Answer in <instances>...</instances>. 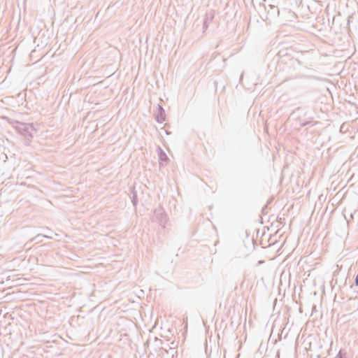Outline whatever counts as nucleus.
<instances>
[{
    "label": "nucleus",
    "mask_w": 358,
    "mask_h": 358,
    "mask_svg": "<svg viewBox=\"0 0 358 358\" xmlns=\"http://www.w3.org/2000/svg\"><path fill=\"white\" fill-rule=\"evenodd\" d=\"M335 358H343L342 350H340Z\"/></svg>",
    "instance_id": "12"
},
{
    "label": "nucleus",
    "mask_w": 358,
    "mask_h": 358,
    "mask_svg": "<svg viewBox=\"0 0 358 358\" xmlns=\"http://www.w3.org/2000/svg\"><path fill=\"white\" fill-rule=\"evenodd\" d=\"M350 288L352 289L355 292H358V274L356 275L354 284L350 286Z\"/></svg>",
    "instance_id": "9"
},
{
    "label": "nucleus",
    "mask_w": 358,
    "mask_h": 358,
    "mask_svg": "<svg viewBox=\"0 0 358 358\" xmlns=\"http://www.w3.org/2000/svg\"><path fill=\"white\" fill-rule=\"evenodd\" d=\"M41 237H44V238H48V239H52V236H48V235L41 234H38V235H36L34 238H31L29 241H27V243L25 244V245L27 244H28V243H30L34 241V240H36L38 238H41Z\"/></svg>",
    "instance_id": "8"
},
{
    "label": "nucleus",
    "mask_w": 358,
    "mask_h": 358,
    "mask_svg": "<svg viewBox=\"0 0 358 358\" xmlns=\"http://www.w3.org/2000/svg\"><path fill=\"white\" fill-rule=\"evenodd\" d=\"M265 9L267 11L266 19L268 20H272L280 15L279 9L275 6L268 5V6H265Z\"/></svg>",
    "instance_id": "3"
},
{
    "label": "nucleus",
    "mask_w": 358,
    "mask_h": 358,
    "mask_svg": "<svg viewBox=\"0 0 358 358\" xmlns=\"http://www.w3.org/2000/svg\"><path fill=\"white\" fill-rule=\"evenodd\" d=\"M132 203L134 206H136L137 204V194L135 192H132Z\"/></svg>",
    "instance_id": "10"
},
{
    "label": "nucleus",
    "mask_w": 358,
    "mask_h": 358,
    "mask_svg": "<svg viewBox=\"0 0 358 358\" xmlns=\"http://www.w3.org/2000/svg\"><path fill=\"white\" fill-rule=\"evenodd\" d=\"M1 119L6 121L17 134L24 137L26 145H29L36 131L32 123L22 122L5 116Z\"/></svg>",
    "instance_id": "1"
},
{
    "label": "nucleus",
    "mask_w": 358,
    "mask_h": 358,
    "mask_svg": "<svg viewBox=\"0 0 358 358\" xmlns=\"http://www.w3.org/2000/svg\"><path fill=\"white\" fill-rule=\"evenodd\" d=\"M152 221L156 222L159 224L164 227V224L167 221V217L165 211L162 206H159L154 210Z\"/></svg>",
    "instance_id": "2"
},
{
    "label": "nucleus",
    "mask_w": 358,
    "mask_h": 358,
    "mask_svg": "<svg viewBox=\"0 0 358 358\" xmlns=\"http://www.w3.org/2000/svg\"><path fill=\"white\" fill-rule=\"evenodd\" d=\"M158 114L155 117V120L158 123H162L165 121V112L164 109L161 105L157 106Z\"/></svg>",
    "instance_id": "4"
},
{
    "label": "nucleus",
    "mask_w": 358,
    "mask_h": 358,
    "mask_svg": "<svg viewBox=\"0 0 358 358\" xmlns=\"http://www.w3.org/2000/svg\"><path fill=\"white\" fill-rule=\"evenodd\" d=\"M289 62L291 64L294 65L296 63H299V61L296 59H289Z\"/></svg>",
    "instance_id": "11"
},
{
    "label": "nucleus",
    "mask_w": 358,
    "mask_h": 358,
    "mask_svg": "<svg viewBox=\"0 0 358 358\" xmlns=\"http://www.w3.org/2000/svg\"><path fill=\"white\" fill-rule=\"evenodd\" d=\"M37 243H41L42 242V240L40 239V238H38V239L36 240Z\"/></svg>",
    "instance_id": "13"
},
{
    "label": "nucleus",
    "mask_w": 358,
    "mask_h": 358,
    "mask_svg": "<svg viewBox=\"0 0 358 358\" xmlns=\"http://www.w3.org/2000/svg\"><path fill=\"white\" fill-rule=\"evenodd\" d=\"M158 150H159V153H158L159 160L162 162H167L169 158H168L166 154L164 152V151L160 147H158Z\"/></svg>",
    "instance_id": "7"
},
{
    "label": "nucleus",
    "mask_w": 358,
    "mask_h": 358,
    "mask_svg": "<svg viewBox=\"0 0 358 358\" xmlns=\"http://www.w3.org/2000/svg\"><path fill=\"white\" fill-rule=\"evenodd\" d=\"M214 18V13L213 10H210L206 13L205 18L203 20V28L207 29L208 23L210 22Z\"/></svg>",
    "instance_id": "5"
},
{
    "label": "nucleus",
    "mask_w": 358,
    "mask_h": 358,
    "mask_svg": "<svg viewBox=\"0 0 358 358\" xmlns=\"http://www.w3.org/2000/svg\"><path fill=\"white\" fill-rule=\"evenodd\" d=\"M313 120V117H308V120H303L301 118H299V124L300 126L301 127H306V126H308V125H311V126H313L316 124L314 123V124H312V120Z\"/></svg>",
    "instance_id": "6"
}]
</instances>
